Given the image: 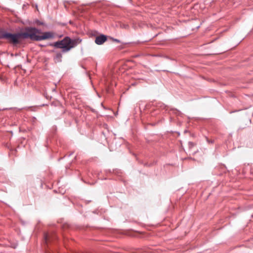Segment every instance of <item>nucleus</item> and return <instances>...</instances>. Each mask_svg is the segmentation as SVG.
<instances>
[{
	"instance_id": "obj_1",
	"label": "nucleus",
	"mask_w": 253,
	"mask_h": 253,
	"mask_svg": "<svg viewBox=\"0 0 253 253\" xmlns=\"http://www.w3.org/2000/svg\"><path fill=\"white\" fill-rule=\"evenodd\" d=\"M40 33V30L37 28L29 27L25 28L24 31L20 33L11 34L4 32L0 36V38L5 39L10 43L16 45L20 42L19 40L20 39H30L33 41H40L52 37L51 34L49 32L43 33L42 36L37 35L38 34Z\"/></svg>"
},
{
	"instance_id": "obj_2",
	"label": "nucleus",
	"mask_w": 253,
	"mask_h": 253,
	"mask_svg": "<svg viewBox=\"0 0 253 253\" xmlns=\"http://www.w3.org/2000/svg\"><path fill=\"white\" fill-rule=\"evenodd\" d=\"M51 45L62 48L63 52H67L74 47V42L70 38L66 37L62 40L55 42Z\"/></svg>"
},
{
	"instance_id": "obj_3",
	"label": "nucleus",
	"mask_w": 253,
	"mask_h": 253,
	"mask_svg": "<svg viewBox=\"0 0 253 253\" xmlns=\"http://www.w3.org/2000/svg\"><path fill=\"white\" fill-rule=\"evenodd\" d=\"M109 36L99 33L95 36L94 42L97 45H102L108 40Z\"/></svg>"
},
{
	"instance_id": "obj_4",
	"label": "nucleus",
	"mask_w": 253,
	"mask_h": 253,
	"mask_svg": "<svg viewBox=\"0 0 253 253\" xmlns=\"http://www.w3.org/2000/svg\"><path fill=\"white\" fill-rule=\"evenodd\" d=\"M62 54L61 53H57L55 56L54 58V60L55 62H60L61 61Z\"/></svg>"
},
{
	"instance_id": "obj_5",
	"label": "nucleus",
	"mask_w": 253,
	"mask_h": 253,
	"mask_svg": "<svg viewBox=\"0 0 253 253\" xmlns=\"http://www.w3.org/2000/svg\"><path fill=\"white\" fill-rule=\"evenodd\" d=\"M51 239V235L47 234V233H45L44 235V242L45 243V244H47V243L48 242H49L50 241V240Z\"/></svg>"
},
{
	"instance_id": "obj_6",
	"label": "nucleus",
	"mask_w": 253,
	"mask_h": 253,
	"mask_svg": "<svg viewBox=\"0 0 253 253\" xmlns=\"http://www.w3.org/2000/svg\"><path fill=\"white\" fill-rule=\"evenodd\" d=\"M169 111H172L173 114L177 116H180L182 115V113L179 110L174 108H170Z\"/></svg>"
},
{
	"instance_id": "obj_7",
	"label": "nucleus",
	"mask_w": 253,
	"mask_h": 253,
	"mask_svg": "<svg viewBox=\"0 0 253 253\" xmlns=\"http://www.w3.org/2000/svg\"><path fill=\"white\" fill-rule=\"evenodd\" d=\"M108 38H109L110 39H111L112 41L114 42H117V43H122L123 44H127V42H122L119 39H115V38H114L112 37H110L109 36Z\"/></svg>"
},
{
	"instance_id": "obj_8",
	"label": "nucleus",
	"mask_w": 253,
	"mask_h": 253,
	"mask_svg": "<svg viewBox=\"0 0 253 253\" xmlns=\"http://www.w3.org/2000/svg\"><path fill=\"white\" fill-rule=\"evenodd\" d=\"M160 107L162 109H165L166 111H168V108H169V107L163 103L160 104Z\"/></svg>"
},
{
	"instance_id": "obj_9",
	"label": "nucleus",
	"mask_w": 253,
	"mask_h": 253,
	"mask_svg": "<svg viewBox=\"0 0 253 253\" xmlns=\"http://www.w3.org/2000/svg\"><path fill=\"white\" fill-rule=\"evenodd\" d=\"M195 145V143H193V142L189 141L188 142V147H189V150H191L194 147Z\"/></svg>"
},
{
	"instance_id": "obj_10",
	"label": "nucleus",
	"mask_w": 253,
	"mask_h": 253,
	"mask_svg": "<svg viewBox=\"0 0 253 253\" xmlns=\"http://www.w3.org/2000/svg\"><path fill=\"white\" fill-rule=\"evenodd\" d=\"M148 105L147 104H145V105H143V104H141L140 105L139 108H140V109L141 110L142 108L143 109V110H145V109H146L148 108Z\"/></svg>"
},
{
	"instance_id": "obj_11",
	"label": "nucleus",
	"mask_w": 253,
	"mask_h": 253,
	"mask_svg": "<svg viewBox=\"0 0 253 253\" xmlns=\"http://www.w3.org/2000/svg\"><path fill=\"white\" fill-rule=\"evenodd\" d=\"M206 139L207 142L209 143L212 144L214 143L213 140H210L207 137H206Z\"/></svg>"
},
{
	"instance_id": "obj_12",
	"label": "nucleus",
	"mask_w": 253,
	"mask_h": 253,
	"mask_svg": "<svg viewBox=\"0 0 253 253\" xmlns=\"http://www.w3.org/2000/svg\"><path fill=\"white\" fill-rule=\"evenodd\" d=\"M81 67L84 70V73L86 75L87 77H89V79H90V75L86 71L85 68L84 66L82 65Z\"/></svg>"
},
{
	"instance_id": "obj_13",
	"label": "nucleus",
	"mask_w": 253,
	"mask_h": 253,
	"mask_svg": "<svg viewBox=\"0 0 253 253\" xmlns=\"http://www.w3.org/2000/svg\"><path fill=\"white\" fill-rule=\"evenodd\" d=\"M99 211L98 210H94L92 211V213L97 214H99Z\"/></svg>"
},
{
	"instance_id": "obj_14",
	"label": "nucleus",
	"mask_w": 253,
	"mask_h": 253,
	"mask_svg": "<svg viewBox=\"0 0 253 253\" xmlns=\"http://www.w3.org/2000/svg\"><path fill=\"white\" fill-rule=\"evenodd\" d=\"M241 110H235L234 111H232L230 112V114H232L233 113H235V112H238V111H241Z\"/></svg>"
},
{
	"instance_id": "obj_15",
	"label": "nucleus",
	"mask_w": 253,
	"mask_h": 253,
	"mask_svg": "<svg viewBox=\"0 0 253 253\" xmlns=\"http://www.w3.org/2000/svg\"><path fill=\"white\" fill-rule=\"evenodd\" d=\"M144 165L146 167H150L151 166V165L149 164L148 163H144Z\"/></svg>"
},
{
	"instance_id": "obj_16",
	"label": "nucleus",
	"mask_w": 253,
	"mask_h": 253,
	"mask_svg": "<svg viewBox=\"0 0 253 253\" xmlns=\"http://www.w3.org/2000/svg\"><path fill=\"white\" fill-rule=\"evenodd\" d=\"M197 152V151H196L193 153V155H195Z\"/></svg>"
},
{
	"instance_id": "obj_17",
	"label": "nucleus",
	"mask_w": 253,
	"mask_h": 253,
	"mask_svg": "<svg viewBox=\"0 0 253 253\" xmlns=\"http://www.w3.org/2000/svg\"><path fill=\"white\" fill-rule=\"evenodd\" d=\"M101 105L104 109H106V108L103 106L102 103H101Z\"/></svg>"
},
{
	"instance_id": "obj_18",
	"label": "nucleus",
	"mask_w": 253,
	"mask_h": 253,
	"mask_svg": "<svg viewBox=\"0 0 253 253\" xmlns=\"http://www.w3.org/2000/svg\"><path fill=\"white\" fill-rule=\"evenodd\" d=\"M91 111H92V112H95V110H94V109H93L91 110Z\"/></svg>"
},
{
	"instance_id": "obj_19",
	"label": "nucleus",
	"mask_w": 253,
	"mask_h": 253,
	"mask_svg": "<svg viewBox=\"0 0 253 253\" xmlns=\"http://www.w3.org/2000/svg\"><path fill=\"white\" fill-rule=\"evenodd\" d=\"M80 13H81V11H82V9H81V8H80Z\"/></svg>"
},
{
	"instance_id": "obj_20",
	"label": "nucleus",
	"mask_w": 253,
	"mask_h": 253,
	"mask_svg": "<svg viewBox=\"0 0 253 253\" xmlns=\"http://www.w3.org/2000/svg\"><path fill=\"white\" fill-rule=\"evenodd\" d=\"M80 102H81V101H82V100H81V97L80 98Z\"/></svg>"
},
{
	"instance_id": "obj_21",
	"label": "nucleus",
	"mask_w": 253,
	"mask_h": 253,
	"mask_svg": "<svg viewBox=\"0 0 253 253\" xmlns=\"http://www.w3.org/2000/svg\"><path fill=\"white\" fill-rule=\"evenodd\" d=\"M249 121H250V123H251V119H249Z\"/></svg>"
},
{
	"instance_id": "obj_22",
	"label": "nucleus",
	"mask_w": 253,
	"mask_h": 253,
	"mask_svg": "<svg viewBox=\"0 0 253 253\" xmlns=\"http://www.w3.org/2000/svg\"><path fill=\"white\" fill-rule=\"evenodd\" d=\"M90 201H91L90 200L88 201H87V203H89V202H90Z\"/></svg>"
},
{
	"instance_id": "obj_23",
	"label": "nucleus",
	"mask_w": 253,
	"mask_h": 253,
	"mask_svg": "<svg viewBox=\"0 0 253 253\" xmlns=\"http://www.w3.org/2000/svg\"><path fill=\"white\" fill-rule=\"evenodd\" d=\"M80 42H82V40H81V39H80Z\"/></svg>"
},
{
	"instance_id": "obj_24",
	"label": "nucleus",
	"mask_w": 253,
	"mask_h": 253,
	"mask_svg": "<svg viewBox=\"0 0 253 253\" xmlns=\"http://www.w3.org/2000/svg\"><path fill=\"white\" fill-rule=\"evenodd\" d=\"M80 253H82L81 251H80Z\"/></svg>"
},
{
	"instance_id": "obj_25",
	"label": "nucleus",
	"mask_w": 253,
	"mask_h": 253,
	"mask_svg": "<svg viewBox=\"0 0 253 253\" xmlns=\"http://www.w3.org/2000/svg\"><path fill=\"white\" fill-rule=\"evenodd\" d=\"M252 115H253V114H252Z\"/></svg>"
}]
</instances>
